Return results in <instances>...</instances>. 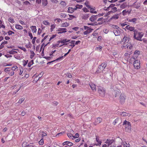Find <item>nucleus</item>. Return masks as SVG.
I'll return each mask as SVG.
<instances>
[{
	"label": "nucleus",
	"instance_id": "nucleus-1",
	"mask_svg": "<svg viewBox=\"0 0 147 147\" xmlns=\"http://www.w3.org/2000/svg\"><path fill=\"white\" fill-rule=\"evenodd\" d=\"M123 125H125V130L126 131L129 132L131 130V124L130 123L126 120L123 122Z\"/></svg>",
	"mask_w": 147,
	"mask_h": 147
},
{
	"label": "nucleus",
	"instance_id": "nucleus-2",
	"mask_svg": "<svg viewBox=\"0 0 147 147\" xmlns=\"http://www.w3.org/2000/svg\"><path fill=\"white\" fill-rule=\"evenodd\" d=\"M107 64L105 63H102L101 65L98 66L96 72L98 73L100 72L101 71H102L103 73H105V70H104V69L107 66Z\"/></svg>",
	"mask_w": 147,
	"mask_h": 147
},
{
	"label": "nucleus",
	"instance_id": "nucleus-3",
	"mask_svg": "<svg viewBox=\"0 0 147 147\" xmlns=\"http://www.w3.org/2000/svg\"><path fill=\"white\" fill-rule=\"evenodd\" d=\"M98 91L100 96L102 97L105 96V91L103 88L101 87L98 88Z\"/></svg>",
	"mask_w": 147,
	"mask_h": 147
},
{
	"label": "nucleus",
	"instance_id": "nucleus-4",
	"mask_svg": "<svg viewBox=\"0 0 147 147\" xmlns=\"http://www.w3.org/2000/svg\"><path fill=\"white\" fill-rule=\"evenodd\" d=\"M134 67L137 69L140 68V61L139 60H136L134 61Z\"/></svg>",
	"mask_w": 147,
	"mask_h": 147
},
{
	"label": "nucleus",
	"instance_id": "nucleus-5",
	"mask_svg": "<svg viewBox=\"0 0 147 147\" xmlns=\"http://www.w3.org/2000/svg\"><path fill=\"white\" fill-rule=\"evenodd\" d=\"M126 97L123 94H121L119 98L120 102L121 104H123L125 102Z\"/></svg>",
	"mask_w": 147,
	"mask_h": 147
},
{
	"label": "nucleus",
	"instance_id": "nucleus-6",
	"mask_svg": "<svg viewBox=\"0 0 147 147\" xmlns=\"http://www.w3.org/2000/svg\"><path fill=\"white\" fill-rule=\"evenodd\" d=\"M114 142H115V139L112 138L107 139L105 143L108 144V146H110Z\"/></svg>",
	"mask_w": 147,
	"mask_h": 147
},
{
	"label": "nucleus",
	"instance_id": "nucleus-7",
	"mask_svg": "<svg viewBox=\"0 0 147 147\" xmlns=\"http://www.w3.org/2000/svg\"><path fill=\"white\" fill-rule=\"evenodd\" d=\"M143 36V34H142L140 32H139L137 35L136 36V38H134L137 40L142 41L141 38Z\"/></svg>",
	"mask_w": 147,
	"mask_h": 147
},
{
	"label": "nucleus",
	"instance_id": "nucleus-8",
	"mask_svg": "<svg viewBox=\"0 0 147 147\" xmlns=\"http://www.w3.org/2000/svg\"><path fill=\"white\" fill-rule=\"evenodd\" d=\"M117 86V84L116 85L112 84L111 88V90L113 91H117V90H119L118 89Z\"/></svg>",
	"mask_w": 147,
	"mask_h": 147
},
{
	"label": "nucleus",
	"instance_id": "nucleus-9",
	"mask_svg": "<svg viewBox=\"0 0 147 147\" xmlns=\"http://www.w3.org/2000/svg\"><path fill=\"white\" fill-rule=\"evenodd\" d=\"M66 30V28H59L57 30L58 31H59L58 32V33L59 34L65 32L67 31Z\"/></svg>",
	"mask_w": 147,
	"mask_h": 147
},
{
	"label": "nucleus",
	"instance_id": "nucleus-10",
	"mask_svg": "<svg viewBox=\"0 0 147 147\" xmlns=\"http://www.w3.org/2000/svg\"><path fill=\"white\" fill-rule=\"evenodd\" d=\"M120 115L121 116L123 117L127 116L130 117L131 116V114H130L124 112L120 113Z\"/></svg>",
	"mask_w": 147,
	"mask_h": 147
},
{
	"label": "nucleus",
	"instance_id": "nucleus-11",
	"mask_svg": "<svg viewBox=\"0 0 147 147\" xmlns=\"http://www.w3.org/2000/svg\"><path fill=\"white\" fill-rule=\"evenodd\" d=\"M120 92L119 90H118L117 91H114L113 93V96H114L115 97H116L117 96H118L120 94Z\"/></svg>",
	"mask_w": 147,
	"mask_h": 147
},
{
	"label": "nucleus",
	"instance_id": "nucleus-12",
	"mask_svg": "<svg viewBox=\"0 0 147 147\" xmlns=\"http://www.w3.org/2000/svg\"><path fill=\"white\" fill-rule=\"evenodd\" d=\"M97 16H94L92 15L91 17L90 18V20L92 22H94L95 20H96L97 18Z\"/></svg>",
	"mask_w": 147,
	"mask_h": 147
},
{
	"label": "nucleus",
	"instance_id": "nucleus-13",
	"mask_svg": "<svg viewBox=\"0 0 147 147\" xmlns=\"http://www.w3.org/2000/svg\"><path fill=\"white\" fill-rule=\"evenodd\" d=\"M120 30L117 29L113 30V32L116 36H118L120 34Z\"/></svg>",
	"mask_w": 147,
	"mask_h": 147
},
{
	"label": "nucleus",
	"instance_id": "nucleus-14",
	"mask_svg": "<svg viewBox=\"0 0 147 147\" xmlns=\"http://www.w3.org/2000/svg\"><path fill=\"white\" fill-rule=\"evenodd\" d=\"M97 21H100V22H99L98 24L99 25L102 24L105 22L104 19L103 18H101L98 19L97 20Z\"/></svg>",
	"mask_w": 147,
	"mask_h": 147
},
{
	"label": "nucleus",
	"instance_id": "nucleus-15",
	"mask_svg": "<svg viewBox=\"0 0 147 147\" xmlns=\"http://www.w3.org/2000/svg\"><path fill=\"white\" fill-rule=\"evenodd\" d=\"M89 85L90 88L92 90L94 91H96V90L95 85L94 84L92 83H91L89 84Z\"/></svg>",
	"mask_w": 147,
	"mask_h": 147
},
{
	"label": "nucleus",
	"instance_id": "nucleus-16",
	"mask_svg": "<svg viewBox=\"0 0 147 147\" xmlns=\"http://www.w3.org/2000/svg\"><path fill=\"white\" fill-rule=\"evenodd\" d=\"M140 51H138L136 50V51L135 52H134V59H135L134 57L135 56V57H138V56L140 54Z\"/></svg>",
	"mask_w": 147,
	"mask_h": 147
},
{
	"label": "nucleus",
	"instance_id": "nucleus-17",
	"mask_svg": "<svg viewBox=\"0 0 147 147\" xmlns=\"http://www.w3.org/2000/svg\"><path fill=\"white\" fill-rule=\"evenodd\" d=\"M129 41V40H128V38L127 36H125L123 38L122 40V41L121 42H123V43H125L126 42H128Z\"/></svg>",
	"mask_w": 147,
	"mask_h": 147
},
{
	"label": "nucleus",
	"instance_id": "nucleus-18",
	"mask_svg": "<svg viewBox=\"0 0 147 147\" xmlns=\"http://www.w3.org/2000/svg\"><path fill=\"white\" fill-rule=\"evenodd\" d=\"M119 18V15L118 14H115L112 17L109 19V20H111L112 19H118Z\"/></svg>",
	"mask_w": 147,
	"mask_h": 147
},
{
	"label": "nucleus",
	"instance_id": "nucleus-19",
	"mask_svg": "<svg viewBox=\"0 0 147 147\" xmlns=\"http://www.w3.org/2000/svg\"><path fill=\"white\" fill-rule=\"evenodd\" d=\"M89 17V14H85L83 15L82 17V19L84 20H86Z\"/></svg>",
	"mask_w": 147,
	"mask_h": 147
},
{
	"label": "nucleus",
	"instance_id": "nucleus-20",
	"mask_svg": "<svg viewBox=\"0 0 147 147\" xmlns=\"http://www.w3.org/2000/svg\"><path fill=\"white\" fill-rule=\"evenodd\" d=\"M67 12L70 13H72L74 12V11L72 7H69L68 8Z\"/></svg>",
	"mask_w": 147,
	"mask_h": 147
},
{
	"label": "nucleus",
	"instance_id": "nucleus-21",
	"mask_svg": "<svg viewBox=\"0 0 147 147\" xmlns=\"http://www.w3.org/2000/svg\"><path fill=\"white\" fill-rule=\"evenodd\" d=\"M32 31L33 32H36V26H32L30 27Z\"/></svg>",
	"mask_w": 147,
	"mask_h": 147
},
{
	"label": "nucleus",
	"instance_id": "nucleus-22",
	"mask_svg": "<svg viewBox=\"0 0 147 147\" xmlns=\"http://www.w3.org/2000/svg\"><path fill=\"white\" fill-rule=\"evenodd\" d=\"M102 121V119L101 118H99V117H98L97 119L96 120V121L95 122L96 123L98 124V123H100Z\"/></svg>",
	"mask_w": 147,
	"mask_h": 147
},
{
	"label": "nucleus",
	"instance_id": "nucleus-23",
	"mask_svg": "<svg viewBox=\"0 0 147 147\" xmlns=\"http://www.w3.org/2000/svg\"><path fill=\"white\" fill-rule=\"evenodd\" d=\"M16 29L18 30H22L23 29L22 27L18 24H16Z\"/></svg>",
	"mask_w": 147,
	"mask_h": 147
},
{
	"label": "nucleus",
	"instance_id": "nucleus-24",
	"mask_svg": "<svg viewBox=\"0 0 147 147\" xmlns=\"http://www.w3.org/2000/svg\"><path fill=\"white\" fill-rule=\"evenodd\" d=\"M42 4L44 6H46L47 4V0H42Z\"/></svg>",
	"mask_w": 147,
	"mask_h": 147
},
{
	"label": "nucleus",
	"instance_id": "nucleus-25",
	"mask_svg": "<svg viewBox=\"0 0 147 147\" xmlns=\"http://www.w3.org/2000/svg\"><path fill=\"white\" fill-rule=\"evenodd\" d=\"M134 32V37L136 38V36L137 35L138 33V31L136 30H134H134H133Z\"/></svg>",
	"mask_w": 147,
	"mask_h": 147
},
{
	"label": "nucleus",
	"instance_id": "nucleus-26",
	"mask_svg": "<svg viewBox=\"0 0 147 147\" xmlns=\"http://www.w3.org/2000/svg\"><path fill=\"white\" fill-rule=\"evenodd\" d=\"M69 26V24L67 22H65L64 23H63L61 25V26L62 27H67Z\"/></svg>",
	"mask_w": 147,
	"mask_h": 147
},
{
	"label": "nucleus",
	"instance_id": "nucleus-27",
	"mask_svg": "<svg viewBox=\"0 0 147 147\" xmlns=\"http://www.w3.org/2000/svg\"><path fill=\"white\" fill-rule=\"evenodd\" d=\"M65 143H66V145H67L68 146H71L73 145V143L69 141H66L65 142Z\"/></svg>",
	"mask_w": 147,
	"mask_h": 147
},
{
	"label": "nucleus",
	"instance_id": "nucleus-28",
	"mask_svg": "<svg viewBox=\"0 0 147 147\" xmlns=\"http://www.w3.org/2000/svg\"><path fill=\"white\" fill-rule=\"evenodd\" d=\"M70 41V40H67V39H63L62 40V41H61V43H63L64 44L66 42H69Z\"/></svg>",
	"mask_w": 147,
	"mask_h": 147
},
{
	"label": "nucleus",
	"instance_id": "nucleus-29",
	"mask_svg": "<svg viewBox=\"0 0 147 147\" xmlns=\"http://www.w3.org/2000/svg\"><path fill=\"white\" fill-rule=\"evenodd\" d=\"M34 63L33 61L32 60L28 63V66L29 67H30L31 65H32Z\"/></svg>",
	"mask_w": 147,
	"mask_h": 147
},
{
	"label": "nucleus",
	"instance_id": "nucleus-30",
	"mask_svg": "<svg viewBox=\"0 0 147 147\" xmlns=\"http://www.w3.org/2000/svg\"><path fill=\"white\" fill-rule=\"evenodd\" d=\"M137 19L136 18H134L132 19H129L128 20V21L129 22H135L136 21Z\"/></svg>",
	"mask_w": 147,
	"mask_h": 147
},
{
	"label": "nucleus",
	"instance_id": "nucleus-31",
	"mask_svg": "<svg viewBox=\"0 0 147 147\" xmlns=\"http://www.w3.org/2000/svg\"><path fill=\"white\" fill-rule=\"evenodd\" d=\"M8 21L11 23H13L14 22L13 19L11 18H10L8 19Z\"/></svg>",
	"mask_w": 147,
	"mask_h": 147
},
{
	"label": "nucleus",
	"instance_id": "nucleus-32",
	"mask_svg": "<svg viewBox=\"0 0 147 147\" xmlns=\"http://www.w3.org/2000/svg\"><path fill=\"white\" fill-rule=\"evenodd\" d=\"M112 27L114 28H116V29H118V30H121V29L117 25H113Z\"/></svg>",
	"mask_w": 147,
	"mask_h": 147
},
{
	"label": "nucleus",
	"instance_id": "nucleus-33",
	"mask_svg": "<svg viewBox=\"0 0 147 147\" xmlns=\"http://www.w3.org/2000/svg\"><path fill=\"white\" fill-rule=\"evenodd\" d=\"M69 18H68V19L69 20H71L73 19V18H75V16L72 15H69Z\"/></svg>",
	"mask_w": 147,
	"mask_h": 147
},
{
	"label": "nucleus",
	"instance_id": "nucleus-34",
	"mask_svg": "<svg viewBox=\"0 0 147 147\" xmlns=\"http://www.w3.org/2000/svg\"><path fill=\"white\" fill-rule=\"evenodd\" d=\"M27 145V143L26 142H24L22 144V146L23 147H26Z\"/></svg>",
	"mask_w": 147,
	"mask_h": 147
},
{
	"label": "nucleus",
	"instance_id": "nucleus-35",
	"mask_svg": "<svg viewBox=\"0 0 147 147\" xmlns=\"http://www.w3.org/2000/svg\"><path fill=\"white\" fill-rule=\"evenodd\" d=\"M23 3L26 5H30V3L27 1H26L24 2Z\"/></svg>",
	"mask_w": 147,
	"mask_h": 147
},
{
	"label": "nucleus",
	"instance_id": "nucleus-36",
	"mask_svg": "<svg viewBox=\"0 0 147 147\" xmlns=\"http://www.w3.org/2000/svg\"><path fill=\"white\" fill-rule=\"evenodd\" d=\"M43 138L41 139L39 142V144L40 145H42L43 144Z\"/></svg>",
	"mask_w": 147,
	"mask_h": 147
},
{
	"label": "nucleus",
	"instance_id": "nucleus-37",
	"mask_svg": "<svg viewBox=\"0 0 147 147\" xmlns=\"http://www.w3.org/2000/svg\"><path fill=\"white\" fill-rule=\"evenodd\" d=\"M16 53H17V52L14 51L12 50L9 52V53L11 54H14Z\"/></svg>",
	"mask_w": 147,
	"mask_h": 147
},
{
	"label": "nucleus",
	"instance_id": "nucleus-38",
	"mask_svg": "<svg viewBox=\"0 0 147 147\" xmlns=\"http://www.w3.org/2000/svg\"><path fill=\"white\" fill-rule=\"evenodd\" d=\"M31 53L32 54V55H30V58L31 59H32V58L34 57V56L35 55V53L33 51H31Z\"/></svg>",
	"mask_w": 147,
	"mask_h": 147
},
{
	"label": "nucleus",
	"instance_id": "nucleus-39",
	"mask_svg": "<svg viewBox=\"0 0 147 147\" xmlns=\"http://www.w3.org/2000/svg\"><path fill=\"white\" fill-rule=\"evenodd\" d=\"M120 7L122 9H124L126 7V6L125 5V4L124 3H123L120 5Z\"/></svg>",
	"mask_w": 147,
	"mask_h": 147
},
{
	"label": "nucleus",
	"instance_id": "nucleus-40",
	"mask_svg": "<svg viewBox=\"0 0 147 147\" xmlns=\"http://www.w3.org/2000/svg\"><path fill=\"white\" fill-rule=\"evenodd\" d=\"M24 100V98H22L20 99L18 102L19 103H21Z\"/></svg>",
	"mask_w": 147,
	"mask_h": 147
},
{
	"label": "nucleus",
	"instance_id": "nucleus-41",
	"mask_svg": "<svg viewBox=\"0 0 147 147\" xmlns=\"http://www.w3.org/2000/svg\"><path fill=\"white\" fill-rule=\"evenodd\" d=\"M89 2H88V1H86V2L85 3H84V4L86 5V6L88 8H90V5H88V3Z\"/></svg>",
	"mask_w": 147,
	"mask_h": 147
},
{
	"label": "nucleus",
	"instance_id": "nucleus-42",
	"mask_svg": "<svg viewBox=\"0 0 147 147\" xmlns=\"http://www.w3.org/2000/svg\"><path fill=\"white\" fill-rule=\"evenodd\" d=\"M28 62V60H27L26 61L24 60L23 61V65L24 66H25V65H26Z\"/></svg>",
	"mask_w": 147,
	"mask_h": 147
},
{
	"label": "nucleus",
	"instance_id": "nucleus-43",
	"mask_svg": "<svg viewBox=\"0 0 147 147\" xmlns=\"http://www.w3.org/2000/svg\"><path fill=\"white\" fill-rule=\"evenodd\" d=\"M60 3L63 6H66V3L65 1H61Z\"/></svg>",
	"mask_w": 147,
	"mask_h": 147
},
{
	"label": "nucleus",
	"instance_id": "nucleus-44",
	"mask_svg": "<svg viewBox=\"0 0 147 147\" xmlns=\"http://www.w3.org/2000/svg\"><path fill=\"white\" fill-rule=\"evenodd\" d=\"M55 28V25L54 24H52L51 26V31H52L53 29Z\"/></svg>",
	"mask_w": 147,
	"mask_h": 147
},
{
	"label": "nucleus",
	"instance_id": "nucleus-45",
	"mask_svg": "<svg viewBox=\"0 0 147 147\" xmlns=\"http://www.w3.org/2000/svg\"><path fill=\"white\" fill-rule=\"evenodd\" d=\"M67 136L69 138H72V134L70 133H68L67 134Z\"/></svg>",
	"mask_w": 147,
	"mask_h": 147
},
{
	"label": "nucleus",
	"instance_id": "nucleus-46",
	"mask_svg": "<svg viewBox=\"0 0 147 147\" xmlns=\"http://www.w3.org/2000/svg\"><path fill=\"white\" fill-rule=\"evenodd\" d=\"M127 11H127L126 10H123V11H122L123 15V16H125V15L127 13Z\"/></svg>",
	"mask_w": 147,
	"mask_h": 147
},
{
	"label": "nucleus",
	"instance_id": "nucleus-47",
	"mask_svg": "<svg viewBox=\"0 0 147 147\" xmlns=\"http://www.w3.org/2000/svg\"><path fill=\"white\" fill-rule=\"evenodd\" d=\"M77 7L78 8V9H81L83 7V6L82 5H76Z\"/></svg>",
	"mask_w": 147,
	"mask_h": 147
},
{
	"label": "nucleus",
	"instance_id": "nucleus-48",
	"mask_svg": "<svg viewBox=\"0 0 147 147\" xmlns=\"http://www.w3.org/2000/svg\"><path fill=\"white\" fill-rule=\"evenodd\" d=\"M43 24L45 25H49L50 23L49 22H48L47 21H45L43 22Z\"/></svg>",
	"mask_w": 147,
	"mask_h": 147
},
{
	"label": "nucleus",
	"instance_id": "nucleus-49",
	"mask_svg": "<svg viewBox=\"0 0 147 147\" xmlns=\"http://www.w3.org/2000/svg\"><path fill=\"white\" fill-rule=\"evenodd\" d=\"M19 48L21 50H23L24 52H26V49L23 47H19Z\"/></svg>",
	"mask_w": 147,
	"mask_h": 147
},
{
	"label": "nucleus",
	"instance_id": "nucleus-50",
	"mask_svg": "<svg viewBox=\"0 0 147 147\" xmlns=\"http://www.w3.org/2000/svg\"><path fill=\"white\" fill-rule=\"evenodd\" d=\"M67 77L69 78H71L72 77V76L71 75L70 73H67Z\"/></svg>",
	"mask_w": 147,
	"mask_h": 147
},
{
	"label": "nucleus",
	"instance_id": "nucleus-51",
	"mask_svg": "<svg viewBox=\"0 0 147 147\" xmlns=\"http://www.w3.org/2000/svg\"><path fill=\"white\" fill-rule=\"evenodd\" d=\"M36 37H34L33 39L32 40V43L33 44H34L35 43V42L36 40Z\"/></svg>",
	"mask_w": 147,
	"mask_h": 147
},
{
	"label": "nucleus",
	"instance_id": "nucleus-52",
	"mask_svg": "<svg viewBox=\"0 0 147 147\" xmlns=\"http://www.w3.org/2000/svg\"><path fill=\"white\" fill-rule=\"evenodd\" d=\"M83 11L85 12H88L89 11L86 8V7H84V8L83 9Z\"/></svg>",
	"mask_w": 147,
	"mask_h": 147
},
{
	"label": "nucleus",
	"instance_id": "nucleus-53",
	"mask_svg": "<svg viewBox=\"0 0 147 147\" xmlns=\"http://www.w3.org/2000/svg\"><path fill=\"white\" fill-rule=\"evenodd\" d=\"M79 134L78 133H76L75 134V135L74 136H72V137L76 138H77L79 137Z\"/></svg>",
	"mask_w": 147,
	"mask_h": 147
},
{
	"label": "nucleus",
	"instance_id": "nucleus-54",
	"mask_svg": "<svg viewBox=\"0 0 147 147\" xmlns=\"http://www.w3.org/2000/svg\"><path fill=\"white\" fill-rule=\"evenodd\" d=\"M9 67H6L4 69V71L7 72V71H10L9 70Z\"/></svg>",
	"mask_w": 147,
	"mask_h": 147
},
{
	"label": "nucleus",
	"instance_id": "nucleus-55",
	"mask_svg": "<svg viewBox=\"0 0 147 147\" xmlns=\"http://www.w3.org/2000/svg\"><path fill=\"white\" fill-rule=\"evenodd\" d=\"M134 27H132L130 26L129 28V30L130 31H133L134 30Z\"/></svg>",
	"mask_w": 147,
	"mask_h": 147
},
{
	"label": "nucleus",
	"instance_id": "nucleus-56",
	"mask_svg": "<svg viewBox=\"0 0 147 147\" xmlns=\"http://www.w3.org/2000/svg\"><path fill=\"white\" fill-rule=\"evenodd\" d=\"M88 30H87L86 31H84V35H86L88 34H89L90 33V32H88Z\"/></svg>",
	"mask_w": 147,
	"mask_h": 147
},
{
	"label": "nucleus",
	"instance_id": "nucleus-57",
	"mask_svg": "<svg viewBox=\"0 0 147 147\" xmlns=\"http://www.w3.org/2000/svg\"><path fill=\"white\" fill-rule=\"evenodd\" d=\"M28 34H29V36L30 37L31 39H32V38L33 37V36L32 35V34L30 32H29Z\"/></svg>",
	"mask_w": 147,
	"mask_h": 147
},
{
	"label": "nucleus",
	"instance_id": "nucleus-58",
	"mask_svg": "<svg viewBox=\"0 0 147 147\" xmlns=\"http://www.w3.org/2000/svg\"><path fill=\"white\" fill-rule=\"evenodd\" d=\"M64 133V132H61V133H58L56 135V136L57 137V136H61V135H62V134H63Z\"/></svg>",
	"mask_w": 147,
	"mask_h": 147
},
{
	"label": "nucleus",
	"instance_id": "nucleus-59",
	"mask_svg": "<svg viewBox=\"0 0 147 147\" xmlns=\"http://www.w3.org/2000/svg\"><path fill=\"white\" fill-rule=\"evenodd\" d=\"M112 10L114 12H115L117 11V8L115 7H114L112 8Z\"/></svg>",
	"mask_w": 147,
	"mask_h": 147
},
{
	"label": "nucleus",
	"instance_id": "nucleus-60",
	"mask_svg": "<svg viewBox=\"0 0 147 147\" xmlns=\"http://www.w3.org/2000/svg\"><path fill=\"white\" fill-rule=\"evenodd\" d=\"M119 119H115L114 121L113 122V124L115 125L117 123V121Z\"/></svg>",
	"mask_w": 147,
	"mask_h": 147
},
{
	"label": "nucleus",
	"instance_id": "nucleus-61",
	"mask_svg": "<svg viewBox=\"0 0 147 147\" xmlns=\"http://www.w3.org/2000/svg\"><path fill=\"white\" fill-rule=\"evenodd\" d=\"M26 147H34V146L31 144H30L28 145Z\"/></svg>",
	"mask_w": 147,
	"mask_h": 147
},
{
	"label": "nucleus",
	"instance_id": "nucleus-62",
	"mask_svg": "<svg viewBox=\"0 0 147 147\" xmlns=\"http://www.w3.org/2000/svg\"><path fill=\"white\" fill-rule=\"evenodd\" d=\"M17 68H18V67L16 66L15 67H12V69L13 70H15Z\"/></svg>",
	"mask_w": 147,
	"mask_h": 147
},
{
	"label": "nucleus",
	"instance_id": "nucleus-63",
	"mask_svg": "<svg viewBox=\"0 0 147 147\" xmlns=\"http://www.w3.org/2000/svg\"><path fill=\"white\" fill-rule=\"evenodd\" d=\"M42 135L43 136H47V134L44 131H42Z\"/></svg>",
	"mask_w": 147,
	"mask_h": 147
},
{
	"label": "nucleus",
	"instance_id": "nucleus-64",
	"mask_svg": "<svg viewBox=\"0 0 147 147\" xmlns=\"http://www.w3.org/2000/svg\"><path fill=\"white\" fill-rule=\"evenodd\" d=\"M41 0H36V2L37 3L39 4L41 3Z\"/></svg>",
	"mask_w": 147,
	"mask_h": 147
}]
</instances>
